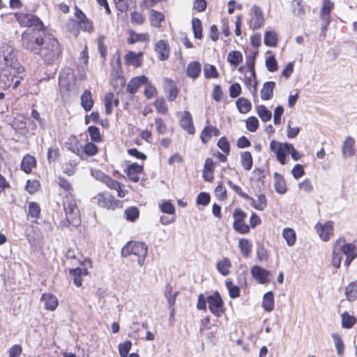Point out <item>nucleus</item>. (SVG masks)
<instances>
[{"label":"nucleus","mask_w":357,"mask_h":357,"mask_svg":"<svg viewBox=\"0 0 357 357\" xmlns=\"http://www.w3.org/2000/svg\"><path fill=\"white\" fill-rule=\"evenodd\" d=\"M22 46L28 52L39 56L46 65L56 63L62 56L63 48L59 40L47 31H24Z\"/></svg>","instance_id":"obj_1"},{"label":"nucleus","mask_w":357,"mask_h":357,"mask_svg":"<svg viewBox=\"0 0 357 357\" xmlns=\"http://www.w3.org/2000/svg\"><path fill=\"white\" fill-rule=\"evenodd\" d=\"M66 149L77 155L81 160L96 155L99 152L98 146L92 143L86 142L82 144L80 139L75 135H71L65 143Z\"/></svg>","instance_id":"obj_2"},{"label":"nucleus","mask_w":357,"mask_h":357,"mask_svg":"<svg viewBox=\"0 0 357 357\" xmlns=\"http://www.w3.org/2000/svg\"><path fill=\"white\" fill-rule=\"evenodd\" d=\"M269 149L274 153L276 160L282 165H284L287 163L288 154H290L292 159L295 161L299 160L302 157V154L290 143L280 142L273 139L270 142Z\"/></svg>","instance_id":"obj_3"},{"label":"nucleus","mask_w":357,"mask_h":357,"mask_svg":"<svg viewBox=\"0 0 357 357\" xmlns=\"http://www.w3.org/2000/svg\"><path fill=\"white\" fill-rule=\"evenodd\" d=\"M63 207L66 220L74 227L81 224L80 211L74 194H66L63 198Z\"/></svg>","instance_id":"obj_4"},{"label":"nucleus","mask_w":357,"mask_h":357,"mask_svg":"<svg viewBox=\"0 0 357 357\" xmlns=\"http://www.w3.org/2000/svg\"><path fill=\"white\" fill-rule=\"evenodd\" d=\"M147 252L148 246L146 243L130 241L122 248L121 255L122 257H128L132 255L137 256L138 264L142 266L144 264Z\"/></svg>","instance_id":"obj_5"},{"label":"nucleus","mask_w":357,"mask_h":357,"mask_svg":"<svg viewBox=\"0 0 357 357\" xmlns=\"http://www.w3.org/2000/svg\"><path fill=\"white\" fill-rule=\"evenodd\" d=\"M15 17L21 26L33 28L31 30H26L25 31H38L42 33L47 31L44 23L35 15L28 13L17 12L15 13Z\"/></svg>","instance_id":"obj_6"},{"label":"nucleus","mask_w":357,"mask_h":357,"mask_svg":"<svg viewBox=\"0 0 357 357\" xmlns=\"http://www.w3.org/2000/svg\"><path fill=\"white\" fill-rule=\"evenodd\" d=\"M228 186L232 189L237 195L244 199L250 201V205L255 209L258 211H264L268 204L266 197L264 194H260L257 197V200H255L252 197L249 196L247 193L244 192L242 188L234 184L231 180L227 181Z\"/></svg>","instance_id":"obj_7"},{"label":"nucleus","mask_w":357,"mask_h":357,"mask_svg":"<svg viewBox=\"0 0 357 357\" xmlns=\"http://www.w3.org/2000/svg\"><path fill=\"white\" fill-rule=\"evenodd\" d=\"M99 207L107 210L114 211L116 208H122L123 202L108 192H99L94 197Z\"/></svg>","instance_id":"obj_8"},{"label":"nucleus","mask_w":357,"mask_h":357,"mask_svg":"<svg viewBox=\"0 0 357 357\" xmlns=\"http://www.w3.org/2000/svg\"><path fill=\"white\" fill-rule=\"evenodd\" d=\"M80 265L84 267H76L69 269V275L73 279V284L77 287H82V278L89 275V268L92 267L91 260L89 258L80 261Z\"/></svg>","instance_id":"obj_9"},{"label":"nucleus","mask_w":357,"mask_h":357,"mask_svg":"<svg viewBox=\"0 0 357 357\" xmlns=\"http://www.w3.org/2000/svg\"><path fill=\"white\" fill-rule=\"evenodd\" d=\"M207 303L210 312L217 318L222 317L226 312L224 301L218 291L207 296Z\"/></svg>","instance_id":"obj_10"},{"label":"nucleus","mask_w":357,"mask_h":357,"mask_svg":"<svg viewBox=\"0 0 357 357\" xmlns=\"http://www.w3.org/2000/svg\"><path fill=\"white\" fill-rule=\"evenodd\" d=\"M234 230L240 234H249L248 224L246 223L247 213L241 208H236L232 214Z\"/></svg>","instance_id":"obj_11"},{"label":"nucleus","mask_w":357,"mask_h":357,"mask_svg":"<svg viewBox=\"0 0 357 357\" xmlns=\"http://www.w3.org/2000/svg\"><path fill=\"white\" fill-rule=\"evenodd\" d=\"M97 179L104 183L110 190H114L117 193V196L123 198L128 194V190L123 189V185L118 181L114 179L110 176L103 172H98Z\"/></svg>","instance_id":"obj_12"},{"label":"nucleus","mask_w":357,"mask_h":357,"mask_svg":"<svg viewBox=\"0 0 357 357\" xmlns=\"http://www.w3.org/2000/svg\"><path fill=\"white\" fill-rule=\"evenodd\" d=\"M265 19L262 9L254 5L250 10V17L248 20L249 28L252 30H257L264 24Z\"/></svg>","instance_id":"obj_13"},{"label":"nucleus","mask_w":357,"mask_h":357,"mask_svg":"<svg viewBox=\"0 0 357 357\" xmlns=\"http://www.w3.org/2000/svg\"><path fill=\"white\" fill-rule=\"evenodd\" d=\"M144 169V164H139L137 162H132L127 165L126 167L123 169L126 174V178L132 183H138L140 179L141 174H143Z\"/></svg>","instance_id":"obj_14"},{"label":"nucleus","mask_w":357,"mask_h":357,"mask_svg":"<svg viewBox=\"0 0 357 357\" xmlns=\"http://www.w3.org/2000/svg\"><path fill=\"white\" fill-rule=\"evenodd\" d=\"M335 223L332 220H328L324 223L317 222L314 229L321 241L324 242L329 241L334 236Z\"/></svg>","instance_id":"obj_15"},{"label":"nucleus","mask_w":357,"mask_h":357,"mask_svg":"<svg viewBox=\"0 0 357 357\" xmlns=\"http://www.w3.org/2000/svg\"><path fill=\"white\" fill-rule=\"evenodd\" d=\"M117 68L112 73L111 85L115 91H121L126 85L125 77L122 75L121 60L117 59Z\"/></svg>","instance_id":"obj_16"},{"label":"nucleus","mask_w":357,"mask_h":357,"mask_svg":"<svg viewBox=\"0 0 357 357\" xmlns=\"http://www.w3.org/2000/svg\"><path fill=\"white\" fill-rule=\"evenodd\" d=\"M220 135V130L218 128L210 123L209 119L206 121V126L204 127L199 135V139L203 144H207L213 137Z\"/></svg>","instance_id":"obj_17"},{"label":"nucleus","mask_w":357,"mask_h":357,"mask_svg":"<svg viewBox=\"0 0 357 357\" xmlns=\"http://www.w3.org/2000/svg\"><path fill=\"white\" fill-rule=\"evenodd\" d=\"M144 52L142 51L135 52L128 51L123 56L124 63L126 66H133L135 68L142 66Z\"/></svg>","instance_id":"obj_18"},{"label":"nucleus","mask_w":357,"mask_h":357,"mask_svg":"<svg viewBox=\"0 0 357 357\" xmlns=\"http://www.w3.org/2000/svg\"><path fill=\"white\" fill-rule=\"evenodd\" d=\"M342 243L343 245H340L338 248L341 252L345 255L344 266L349 267L352 261L357 257V247L354 243H346L344 242Z\"/></svg>","instance_id":"obj_19"},{"label":"nucleus","mask_w":357,"mask_h":357,"mask_svg":"<svg viewBox=\"0 0 357 357\" xmlns=\"http://www.w3.org/2000/svg\"><path fill=\"white\" fill-rule=\"evenodd\" d=\"M180 126L190 135H195V127L194 126L193 118L190 112L184 111L181 113L180 120Z\"/></svg>","instance_id":"obj_20"},{"label":"nucleus","mask_w":357,"mask_h":357,"mask_svg":"<svg viewBox=\"0 0 357 357\" xmlns=\"http://www.w3.org/2000/svg\"><path fill=\"white\" fill-rule=\"evenodd\" d=\"M164 89L167 92V98L169 102L174 101L178 96L179 89L176 82L171 78H165L163 80Z\"/></svg>","instance_id":"obj_21"},{"label":"nucleus","mask_w":357,"mask_h":357,"mask_svg":"<svg viewBox=\"0 0 357 357\" xmlns=\"http://www.w3.org/2000/svg\"><path fill=\"white\" fill-rule=\"evenodd\" d=\"M252 277L259 284H268L270 282V272L259 266H254L251 268Z\"/></svg>","instance_id":"obj_22"},{"label":"nucleus","mask_w":357,"mask_h":357,"mask_svg":"<svg viewBox=\"0 0 357 357\" xmlns=\"http://www.w3.org/2000/svg\"><path fill=\"white\" fill-rule=\"evenodd\" d=\"M335 4L331 0H323L320 10V18L327 26L331 20V12L334 9Z\"/></svg>","instance_id":"obj_23"},{"label":"nucleus","mask_w":357,"mask_h":357,"mask_svg":"<svg viewBox=\"0 0 357 357\" xmlns=\"http://www.w3.org/2000/svg\"><path fill=\"white\" fill-rule=\"evenodd\" d=\"M147 82V77L145 75L136 76L132 77L126 85V91L131 94H135L139 89Z\"/></svg>","instance_id":"obj_24"},{"label":"nucleus","mask_w":357,"mask_h":357,"mask_svg":"<svg viewBox=\"0 0 357 357\" xmlns=\"http://www.w3.org/2000/svg\"><path fill=\"white\" fill-rule=\"evenodd\" d=\"M155 51L158 54L159 60H167L170 54V47L168 41L166 40H158L155 45Z\"/></svg>","instance_id":"obj_25"},{"label":"nucleus","mask_w":357,"mask_h":357,"mask_svg":"<svg viewBox=\"0 0 357 357\" xmlns=\"http://www.w3.org/2000/svg\"><path fill=\"white\" fill-rule=\"evenodd\" d=\"M36 166L37 160L34 156L29 153L23 156L20 164V169L22 172L29 174Z\"/></svg>","instance_id":"obj_26"},{"label":"nucleus","mask_w":357,"mask_h":357,"mask_svg":"<svg viewBox=\"0 0 357 357\" xmlns=\"http://www.w3.org/2000/svg\"><path fill=\"white\" fill-rule=\"evenodd\" d=\"M128 37L126 42L128 45H133L136 43H149L150 40V36L148 33H137L132 29L128 31Z\"/></svg>","instance_id":"obj_27"},{"label":"nucleus","mask_w":357,"mask_h":357,"mask_svg":"<svg viewBox=\"0 0 357 357\" xmlns=\"http://www.w3.org/2000/svg\"><path fill=\"white\" fill-rule=\"evenodd\" d=\"M186 75L192 80L198 79L202 73V64L198 61H192L188 63L185 69Z\"/></svg>","instance_id":"obj_28"},{"label":"nucleus","mask_w":357,"mask_h":357,"mask_svg":"<svg viewBox=\"0 0 357 357\" xmlns=\"http://www.w3.org/2000/svg\"><path fill=\"white\" fill-rule=\"evenodd\" d=\"M344 241H345V238L344 237H340L333 243V249L331 261H332L333 266L336 268H338L340 267L341 263H342V259L341 251L339 250L338 246L342 243H344Z\"/></svg>","instance_id":"obj_29"},{"label":"nucleus","mask_w":357,"mask_h":357,"mask_svg":"<svg viewBox=\"0 0 357 357\" xmlns=\"http://www.w3.org/2000/svg\"><path fill=\"white\" fill-rule=\"evenodd\" d=\"M215 168V163L211 158H207L205 160L204 165V169L202 172V177L204 181L212 182L214 179V172Z\"/></svg>","instance_id":"obj_30"},{"label":"nucleus","mask_w":357,"mask_h":357,"mask_svg":"<svg viewBox=\"0 0 357 357\" xmlns=\"http://www.w3.org/2000/svg\"><path fill=\"white\" fill-rule=\"evenodd\" d=\"M342 153L344 158H351L356 153L355 139L348 136L345 138L342 146Z\"/></svg>","instance_id":"obj_31"},{"label":"nucleus","mask_w":357,"mask_h":357,"mask_svg":"<svg viewBox=\"0 0 357 357\" xmlns=\"http://www.w3.org/2000/svg\"><path fill=\"white\" fill-rule=\"evenodd\" d=\"M40 301L44 303L45 308L50 311L55 310L59 305L57 298L52 293L43 294Z\"/></svg>","instance_id":"obj_32"},{"label":"nucleus","mask_w":357,"mask_h":357,"mask_svg":"<svg viewBox=\"0 0 357 357\" xmlns=\"http://www.w3.org/2000/svg\"><path fill=\"white\" fill-rule=\"evenodd\" d=\"M149 22L152 27L159 29L162 26V22L165 20V16L162 12L151 9L149 12Z\"/></svg>","instance_id":"obj_33"},{"label":"nucleus","mask_w":357,"mask_h":357,"mask_svg":"<svg viewBox=\"0 0 357 357\" xmlns=\"http://www.w3.org/2000/svg\"><path fill=\"white\" fill-rule=\"evenodd\" d=\"M40 215L41 208L40 205L36 202H29L26 211V219H32L35 223H37V220L40 217Z\"/></svg>","instance_id":"obj_34"},{"label":"nucleus","mask_w":357,"mask_h":357,"mask_svg":"<svg viewBox=\"0 0 357 357\" xmlns=\"http://www.w3.org/2000/svg\"><path fill=\"white\" fill-rule=\"evenodd\" d=\"M275 190L280 195L286 193L287 190L286 181L282 175L278 172L273 174Z\"/></svg>","instance_id":"obj_35"},{"label":"nucleus","mask_w":357,"mask_h":357,"mask_svg":"<svg viewBox=\"0 0 357 357\" xmlns=\"http://www.w3.org/2000/svg\"><path fill=\"white\" fill-rule=\"evenodd\" d=\"M275 87V82L273 81L266 82L263 84L260 91L261 98L264 100H268L273 98V90Z\"/></svg>","instance_id":"obj_36"},{"label":"nucleus","mask_w":357,"mask_h":357,"mask_svg":"<svg viewBox=\"0 0 357 357\" xmlns=\"http://www.w3.org/2000/svg\"><path fill=\"white\" fill-rule=\"evenodd\" d=\"M241 254L245 258H248L252 253V245L250 241L245 238H240L238 244Z\"/></svg>","instance_id":"obj_37"},{"label":"nucleus","mask_w":357,"mask_h":357,"mask_svg":"<svg viewBox=\"0 0 357 357\" xmlns=\"http://www.w3.org/2000/svg\"><path fill=\"white\" fill-rule=\"evenodd\" d=\"M94 100L91 92L89 90H84L81 95V105L85 111H91L93 107Z\"/></svg>","instance_id":"obj_38"},{"label":"nucleus","mask_w":357,"mask_h":357,"mask_svg":"<svg viewBox=\"0 0 357 357\" xmlns=\"http://www.w3.org/2000/svg\"><path fill=\"white\" fill-rule=\"evenodd\" d=\"M204 76L206 79H218L220 73L217 68L212 64L205 63L203 67Z\"/></svg>","instance_id":"obj_39"},{"label":"nucleus","mask_w":357,"mask_h":357,"mask_svg":"<svg viewBox=\"0 0 357 357\" xmlns=\"http://www.w3.org/2000/svg\"><path fill=\"white\" fill-rule=\"evenodd\" d=\"M275 300L272 291L266 292L263 296L262 307L266 312H271L274 309Z\"/></svg>","instance_id":"obj_40"},{"label":"nucleus","mask_w":357,"mask_h":357,"mask_svg":"<svg viewBox=\"0 0 357 357\" xmlns=\"http://www.w3.org/2000/svg\"><path fill=\"white\" fill-rule=\"evenodd\" d=\"M60 93L63 99L69 98L72 93L75 91V84L71 83H63L62 81L59 82Z\"/></svg>","instance_id":"obj_41"},{"label":"nucleus","mask_w":357,"mask_h":357,"mask_svg":"<svg viewBox=\"0 0 357 357\" xmlns=\"http://www.w3.org/2000/svg\"><path fill=\"white\" fill-rule=\"evenodd\" d=\"M87 132L91 139L90 142L96 144V143H100L103 141V137L98 127L95 126H89L87 128Z\"/></svg>","instance_id":"obj_42"},{"label":"nucleus","mask_w":357,"mask_h":357,"mask_svg":"<svg viewBox=\"0 0 357 357\" xmlns=\"http://www.w3.org/2000/svg\"><path fill=\"white\" fill-rule=\"evenodd\" d=\"M236 105L238 112L241 114H247L252 109L251 102L243 97L238 98L236 101Z\"/></svg>","instance_id":"obj_43"},{"label":"nucleus","mask_w":357,"mask_h":357,"mask_svg":"<svg viewBox=\"0 0 357 357\" xmlns=\"http://www.w3.org/2000/svg\"><path fill=\"white\" fill-rule=\"evenodd\" d=\"M231 267V262L227 257H224L217 263V269L218 272L224 276H227L230 273V268Z\"/></svg>","instance_id":"obj_44"},{"label":"nucleus","mask_w":357,"mask_h":357,"mask_svg":"<svg viewBox=\"0 0 357 357\" xmlns=\"http://www.w3.org/2000/svg\"><path fill=\"white\" fill-rule=\"evenodd\" d=\"M139 209L137 206H129L124 211L125 218L127 221L135 222L139 217Z\"/></svg>","instance_id":"obj_45"},{"label":"nucleus","mask_w":357,"mask_h":357,"mask_svg":"<svg viewBox=\"0 0 357 357\" xmlns=\"http://www.w3.org/2000/svg\"><path fill=\"white\" fill-rule=\"evenodd\" d=\"M264 42L268 47H276L278 43V35L274 31H266Z\"/></svg>","instance_id":"obj_46"},{"label":"nucleus","mask_w":357,"mask_h":357,"mask_svg":"<svg viewBox=\"0 0 357 357\" xmlns=\"http://www.w3.org/2000/svg\"><path fill=\"white\" fill-rule=\"evenodd\" d=\"M153 106L158 114L162 115L168 114L169 107L164 97L156 98L153 102Z\"/></svg>","instance_id":"obj_47"},{"label":"nucleus","mask_w":357,"mask_h":357,"mask_svg":"<svg viewBox=\"0 0 357 357\" xmlns=\"http://www.w3.org/2000/svg\"><path fill=\"white\" fill-rule=\"evenodd\" d=\"M241 164L246 171H250L253 165V159L250 151H244L241 153Z\"/></svg>","instance_id":"obj_48"},{"label":"nucleus","mask_w":357,"mask_h":357,"mask_svg":"<svg viewBox=\"0 0 357 357\" xmlns=\"http://www.w3.org/2000/svg\"><path fill=\"white\" fill-rule=\"evenodd\" d=\"M342 326L344 328H351L357 322V319L350 315L347 312H344L341 314Z\"/></svg>","instance_id":"obj_49"},{"label":"nucleus","mask_w":357,"mask_h":357,"mask_svg":"<svg viewBox=\"0 0 357 357\" xmlns=\"http://www.w3.org/2000/svg\"><path fill=\"white\" fill-rule=\"evenodd\" d=\"M282 236L289 246H293L296 241V234L292 228H284L282 230Z\"/></svg>","instance_id":"obj_50"},{"label":"nucleus","mask_w":357,"mask_h":357,"mask_svg":"<svg viewBox=\"0 0 357 357\" xmlns=\"http://www.w3.org/2000/svg\"><path fill=\"white\" fill-rule=\"evenodd\" d=\"M345 296L349 301L357 298V280L350 282L345 289Z\"/></svg>","instance_id":"obj_51"},{"label":"nucleus","mask_w":357,"mask_h":357,"mask_svg":"<svg viewBox=\"0 0 357 357\" xmlns=\"http://www.w3.org/2000/svg\"><path fill=\"white\" fill-rule=\"evenodd\" d=\"M144 95L148 99H152L155 98L158 96V90L156 87L147 78L146 83H144Z\"/></svg>","instance_id":"obj_52"},{"label":"nucleus","mask_w":357,"mask_h":357,"mask_svg":"<svg viewBox=\"0 0 357 357\" xmlns=\"http://www.w3.org/2000/svg\"><path fill=\"white\" fill-rule=\"evenodd\" d=\"M113 97L114 93L107 92L105 94L104 96V106H105V112L106 115H111L113 112Z\"/></svg>","instance_id":"obj_53"},{"label":"nucleus","mask_w":357,"mask_h":357,"mask_svg":"<svg viewBox=\"0 0 357 357\" xmlns=\"http://www.w3.org/2000/svg\"><path fill=\"white\" fill-rule=\"evenodd\" d=\"M192 31L194 37L197 39H202L203 38V27H202V23L201 20L198 18H192Z\"/></svg>","instance_id":"obj_54"},{"label":"nucleus","mask_w":357,"mask_h":357,"mask_svg":"<svg viewBox=\"0 0 357 357\" xmlns=\"http://www.w3.org/2000/svg\"><path fill=\"white\" fill-rule=\"evenodd\" d=\"M243 61V55L241 52L233 50L227 55V61L232 66H237Z\"/></svg>","instance_id":"obj_55"},{"label":"nucleus","mask_w":357,"mask_h":357,"mask_svg":"<svg viewBox=\"0 0 357 357\" xmlns=\"http://www.w3.org/2000/svg\"><path fill=\"white\" fill-rule=\"evenodd\" d=\"M256 112L262 121L267 122L271 119L272 113L266 107L265 105H260L257 106Z\"/></svg>","instance_id":"obj_56"},{"label":"nucleus","mask_w":357,"mask_h":357,"mask_svg":"<svg viewBox=\"0 0 357 357\" xmlns=\"http://www.w3.org/2000/svg\"><path fill=\"white\" fill-rule=\"evenodd\" d=\"M41 188L40 182L37 180H27L25 185V190L28 192L30 195H33L38 191H39Z\"/></svg>","instance_id":"obj_57"},{"label":"nucleus","mask_w":357,"mask_h":357,"mask_svg":"<svg viewBox=\"0 0 357 357\" xmlns=\"http://www.w3.org/2000/svg\"><path fill=\"white\" fill-rule=\"evenodd\" d=\"M244 83L246 86L250 90L251 93L254 95L257 94V82L256 81V75L252 76V73H250L249 76H245L244 78Z\"/></svg>","instance_id":"obj_58"},{"label":"nucleus","mask_w":357,"mask_h":357,"mask_svg":"<svg viewBox=\"0 0 357 357\" xmlns=\"http://www.w3.org/2000/svg\"><path fill=\"white\" fill-rule=\"evenodd\" d=\"M60 157V150L56 144L50 146L47 149V159L50 163L54 162Z\"/></svg>","instance_id":"obj_59"},{"label":"nucleus","mask_w":357,"mask_h":357,"mask_svg":"<svg viewBox=\"0 0 357 357\" xmlns=\"http://www.w3.org/2000/svg\"><path fill=\"white\" fill-rule=\"evenodd\" d=\"M293 13L298 17H303L305 14V4L303 0H293Z\"/></svg>","instance_id":"obj_60"},{"label":"nucleus","mask_w":357,"mask_h":357,"mask_svg":"<svg viewBox=\"0 0 357 357\" xmlns=\"http://www.w3.org/2000/svg\"><path fill=\"white\" fill-rule=\"evenodd\" d=\"M159 208L161 212L175 216L176 209L170 200L162 201L159 205Z\"/></svg>","instance_id":"obj_61"},{"label":"nucleus","mask_w":357,"mask_h":357,"mask_svg":"<svg viewBox=\"0 0 357 357\" xmlns=\"http://www.w3.org/2000/svg\"><path fill=\"white\" fill-rule=\"evenodd\" d=\"M225 286L229 291V296L231 298H238L240 296V289L238 286L234 284L231 280H227Z\"/></svg>","instance_id":"obj_62"},{"label":"nucleus","mask_w":357,"mask_h":357,"mask_svg":"<svg viewBox=\"0 0 357 357\" xmlns=\"http://www.w3.org/2000/svg\"><path fill=\"white\" fill-rule=\"evenodd\" d=\"M57 183L66 194H73V187L68 180L62 176L58 177Z\"/></svg>","instance_id":"obj_63"},{"label":"nucleus","mask_w":357,"mask_h":357,"mask_svg":"<svg viewBox=\"0 0 357 357\" xmlns=\"http://www.w3.org/2000/svg\"><path fill=\"white\" fill-rule=\"evenodd\" d=\"M214 192L218 200L225 201L227 199V189L222 183H219V184L215 187Z\"/></svg>","instance_id":"obj_64"}]
</instances>
